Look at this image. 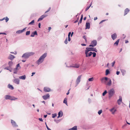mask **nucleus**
<instances>
[{
    "label": "nucleus",
    "mask_w": 130,
    "mask_h": 130,
    "mask_svg": "<svg viewBox=\"0 0 130 130\" xmlns=\"http://www.w3.org/2000/svg\"><path fill=\"white\" fill-rule=\"evenodd\" d=\"M101 80L102 83L106 85L110 86L111 85L112 82L111 79L107 77L102 78Z\"/></svg>",
    "instance_id": "f257e3e1"
},
{
    "label": "nucleus",
    "mask_w": 130,
    "mask_h": 130,
    "mask_svg": "<svg viewBox=\"0 0 130 130\" xmlns=\"http://www.w3.org/2000/svg\"><path fill=\"white\" fill-rule=\"evenodd\" d=\"M34 52H28L24 53L22 56V57L25 59L28 58L30 56L33 55L35 54Z\"/></svg>",
    "instance_id": "f03ea898"
},
{
    "label": "nucleus",
    "mask_w": 130,
    "mask_h": 130,
    "mask_svg": "<svg viewBox=\"0 0 130 130\" xmlns=\"http://www.w3.org/2000/svg\"><path fill=\"white\" fill-rule=\"evenodd\" d=\"M47 53H45L43 54L39 58L37 61V63L39 65L42 63L43 61L44 58L46 56Z\"/></svg>",
    "instance_id": "7ed1b4c3"
},
{
    "label": "nucleus",
    "mask_w": 130,
    "mask_h": 130,
    "mask_svg": "<svg viewBox=\"0 0 130 130\" xmlns=\"http://www.w3.org/2000/svg\"><path fill=\"white\" fill-rule=\"evenodd\" d=\"M108 97L109 99L110 98L113 96L115 93V91L113 88L110 89L108 91Z\"/></svg>",
    "instance_id": "20e7f679"
},
{
    "label": "nucleus",
    "mask_w": 130,
    "mask_h": 130,
    "mask_svg": "<svg viewBox=\"0 0 130 130\" xmlns=\"http://www.w3.org/2000/svg\"><path fill=\"white\" fill-rule=\"evenodd\" d=\"M86 50H87L86 52H88L89 51H95V52H97V50L94 47H87L86 48Z\"/></svg>",
    "instance_id": "39448f33"
},
{
    "label": "nucleus",
    "mask_w": 130,
    "mask_h": 130,
    "mask_svg": "<svg viewBox=\"0 0 130 130\" xmlns=\"http://www.w3.org/2000/svg\"><path fill=\"white\" fill-rule=\"evenodd\" d=\"M97 42L96 40H93L91 41V44L89 46L90 47H93L97 45Z\"/></svg>",
    "instance_id": "423d86ee"
},
{
    "label": "nucleus",
    "mask_w": 130,
    "mask_h": 130,
    "mask_svg": "<svg viewBox=\"0 0 130 130\" xmlns=\"http://www.w3.org/2000/svg\"><path fill=\"white\" fill-rule=\"evenodd\" d=\"M11 123L12 126L13 127H18V125L17 124L16 122L12 120H11Z\"/></svg>",
    "instance_id": "0eeeda50"
},
{
    "label": "nucleus",
    "mask_w": 130,
    "mask_h": 130,
    "mask_svg": "<svg viewBox=\"0 0 130 130\" xmlns=\"http://www.w3.org/2000/svg\"><path fill=\"white\" fill-rule=\"evenodd\" d=\"M44 100H46L47 99H49L50 98V95L48 94L44 95L42 96Z\"/></svg>",
    "instance_id": "6e6552de"
},
{
    "label": "nucleus",
    "mask_w": 130,
    "mask_h": 130,
    "mask_svg": "<svg viewBox=\"0 0 130 130\" xmlns=\"http://www.w3.org/2000/svg\"><path fill=\"white\" fill-rule=\"evenodd\" d=\"M13 82L17 84H19L20 83V80L19 78H15L13 79Z\"/></svg>",
    "instance_id": "1a4fd4ad"
},
{
    "label": "nucleus",
    "mask_w": 130,
    "mask_h": 130,
    "mask_svg": "<svg viewBox=\"0 0 130 130\" xmlns=\"http://www.w3.org/2000/svg\"><path fill=\"white\" fill-rule=\"evenodd\" d=\"M87 51L86 50H85V54L86 55V57H88L92 55V52H90L89 53L88 55V52H86Z\"/></svg>",
    "instance_id": "9d476101"
},
{
    "label": "nucleus",
    "mask_w": 130,
    "mask_h": 130,
    "mask_svg": "<svg viewBox=\"0 0 130 130\" xmlns=\"http://www.w3.org/2000/svg\"><path fill=\"white\" fill-rule=\"evenodd\" d=\"M66 67L68 68L69 67H73L75 68H78L79 67V64H75L74 66L70 65V66H68L67 65H66Z\"/></svg>",
    "instance_id": "9b49d317"
},
{
    "label": "nucleus",
    "mask_w": 130,
    "mask_h": 130,
    "mask_svg": "<svg viewBox=\"0 0 130 130\" xmlns=\"http://www.w3.org/2000/svg\"><path fill=\"white\" fill-rule=\"evenodd\" d=\"M81 75L79 76L77 78L76 80V83H77V84H79L80 81V79L81 77Z\"/></svg>",
    "instance_id": "f8f14e48"
},
{
    "label": "nucleus",
    "mask_w": 130,
    "mask_h": 130,
    "mask_svg": "<svg viewBox=\"0 0 130 130\" xmlns=\"http://www.w3.org/2000/svg\"><path fill=\"white\" fill-rule=\"evenodd\" d=\"M47 15L45 14H43L41 15L40 17L38 19V21H39L43 20V19L45 17H46Z\"/></svg>",
    "instance_id": "ddd939ff"
},
{
    "label": "nucleus",
    "mask_w": 130,
    "mask_h": 130,
    "mask_svg": "<svg viewBox=\"0 0 130 130\" xmlns=\"http://www.w3.org/2000/svg\"><path fill=\"white\" fill-rule=\"evenodd\" d=\"M26 28L25 27V28H24L22 30H18L17 31H16V33L18 34H20L23 31H24L25 30Z\"/></svg>",
    "instance_id": "4468645a"
},
{
    "label": "nucleus",
    "mask_w": 130,
    "mask_h": 130,
    "mask_svg": "<svg viewBox=\"0 0 130 130\" xmlns=\"http://www.w3.org/2000/svg\"><path fill=\"white\" fill-rule=\"evenodd\" d=\"M44 90L45 92H48L50 91L51 89L49 88L45 87L44 88Z\"/></svg>",
    "instance_id": "2eb2a0df"
},
{
    "label": "nucleus",
    "mask_w": 130,
    "mask_h": 130,
    "mask_svg": "<svg viewBox=\"0 0 130 130\" xmlns=\"http://www.w3.org/2000/svg\"><path fill=\"white\" fill-rule=\"evenodd\" d=\"M15 58V57L14 56L11 54H10L8 57V59L12 61Z\"/></svg>",
    "instance_id": "dca6fc26"
},
{
    "label": "nucleus",
    "mask_w": 130,
    "mask_h": 130,
    "mask_svg": "<svg viewBox=\"0 0 130 130\" xmlns=\"http://www.w3.org/2000/svg\"><path fill=\"white\" fill-rule=\"evenodd\" d=\"M86 28L85 29H89L90 28V24L89 22H86Z\"/></svg>",
    "instance_id": "f3484780"
},
{
    "label": "nucleus",
    "mask_w": 130,
    "mask_h": 130,
    "mask_svg": "<svg viewBox=\"0 0 130 130\" xmlns=\"http://www.w3.org/2000/svg\"><path fill=\"white\" fill-rule=\"evenodd\" d=\"M111 38L113 40H114L117 37V35L115 33L111 35Z\"/></svg>",
    "instance_id": "a211bd4d"
},
{
    "label": "nucleus",
    "mask_w": 130,
    "mask_h": 130,
    "mask_svg": "<svg viewBox=\"0 0 130 130\" xmlns=\"http://www.w3.org/2000/svg\"><path fill=\"white\" fill-rule=\"evenodd\" d=\"M35 35H38L37 32L36 31L33 32L31 34L30 36L31 37H34Z\"/></svg>",
    "instance_id": "6ab92c4d"
},
{
    "label": "nucleus",
    "mask_w": 130,
    "mask_h": 130,
    "mask_svg": "<svg viewBox=\"0 0 130 130\" xmlns=\"http://www.w3.org/2000/svg\"><path fill=\"white\" fill-rule=\"evenodd\" d=\"M110 111L112 112V114H114L115 112L116 111V110L114 108H113L110 109Z\"/></svg>",
    "instance_id": "aec40b11"
},
{
    "label": "nucleus",
    "mask_w": 130,
    "mask_h": 130,
    "mask_svg": "<svg viewBox=\"0 0 130 130\" xmlns=\"http://www.w3.org/2000/svg\"><path fill=\"white\" fill-rule=\"evenodd\" d=\"M120 98L117 101V102L118 104L120 105L121 104V102H122V97L121 96H119Z\"/></svg>",
    "instance_id": "412c9836"
},
{
    "label": "nucleus",
    "mask_w": 130,
    "mask_h": 130,
    "mask_svg": "<svg viewBox=\"0 0 130 130\" xmlns=\"http://www.w3.org/2000/svg\"><path fill=\"white\" fill-rule=\"evenodd\" d=\"M26 76L25 75H24L21 76H19V78L20 79L25 80V79Z\"/></svg>",
    "instance_id": "4be33fe9"
},
{
    "label": "nucleus",
    "mask_w": 130,
    "mask_h": 130,
    "mask_svg": "<svg viewBox=\"0 0 130 130\" xmlns=\"http://www.w3.org/2000/svg\"><path fill=\"white\" fill-rule=\"evenodd\" d=\"M129 10L127 8H126L124 10V15H125L126 14L129 12Z\"/></svg>",
    "instance_id": "5701e85b"
},
{
    "label": "nucleus",
    "mask_w": 130,
    "mask_h": 130,
    "mask_svg": "<svg viewBox=\"0 0 130 130\" xmlns=\"http://www.w3.org/2000/svg\"><path fill=\"white\" fill-rule=\"evenodd\" d=\"M8 87L12 90H13L14 89L13 86L10 84H9L8 85Z\"/></svg>",
    "instance_id": "b1692460"
},
{
    "label": "nucleus",
    "mask_w": 130,
    "mask_h": 130,
    "mask_svg": "<svg viewBox=\"0 0 130 130\" xmlns=\"http://www.w3.org/2000/svg\"><path fill=\"white\" fill-rule=\"evenodd\" d=\"M17 98H15L13 96H10V98L9 100L12 101V100H17Z\"/></svg>",
    "instance_id": "393cba45"
},
{
    "label": "nucleus",
    "mask_w": 130,
    "mask_h": 130,
    "mask_svg": "<svg viewBox=\"0 0 130 130\" xmlns=\"http://www.w3.org/2000/svg\"><path fill=\"white\" fill-rule=\"evenodd\" d=\"M10 96L9 95H6L5 96V98L6 100H9Z\"/></svg>",
    "instance_id": "a878e982"
},
{
    "label": "nucleus",
    "mask_w": 130,
    "mask_h": 130,
    "mask_svg": "<svg viewBox=\"0 0 130 130\" xmlns=\"http://www.w3.org/2000/svg\"><path fill=\"white\" fill-rule=\"evenodd\" d=\"M13 63L12 61H10L8 63V64L9 66L11 67L13 66Z\"/></svg>",
    "instance_id": "bb28decb"
},
{
    "label": "nucleus",
    "mask_w": 130,
    "mask_h": 130,
    "mask_svg": "<svg viewBox=\"0 0 130 130\" xmlns=\"http://www.w3.org/2000/svg\"><path fill=\"white\" fill-rule=\"evenodd\" d=\"M77 126H74L72 128L69 129V130H77Z\"/></svg>",
    "instance_id": "cd10ccee"
},
{
    "label": "nucleus",
    "mask_w": 130,
    "mask_h": 130,
    "mask_svg": "<svg viewBox=\"0 0 130 130\" xmlns=\"http://www.w3.org/2000/svg\"><path fill=\"white\" fill-rule=\"evenodd\" d=\"M119 40H120L119 39H118L114 43V45H116V46H117L118 45V43L119 42Z\"/></svg>",
    "instance_id": "c85d7f7f"
},
{
    "label": "nucleus",
    "mask_w": 130,
    "mask_h": 130,
    "mask_svg": "<svg viewBox=\"0 0 130 130\" xmlns=\"http://www.w3.org/2000/svg\"><path fill=\"white\" fill-rule=\"evenodd\" d=\"M19 69H17L16 68H15L13 69V73L14 74H17L18 72V70Z\"/></svg>",
    "instance_id": "c756f323"
},
{
    "label": "nucleus",
    "mask_w": 130,
    "mask_h": 130,
    "mask_svg": "<svg viewBox=\"0 0 130 130\" xmlns=\"http://www.w3.org/2000/svg\"><path fill=\"white\" fill-rule=\"evenodd\" d=\"M34 22H35V21L34 20H33L31 22H30L28 24V25H34Z\"/></svg>",
    "instance_id": "7c9ffc66"
},
{
    "label": "nucleus",
    "mask_w": 130,
    "mask_h": 130,
    "mask_svg": "<svg viewBox=\"0 0 130 130\" xmlns=\"http://www.w3.org/2000/svg\"><path fill=\"white\" fill-rule=\"evenodd\" d=\"M67 100V99L66 98H64L63 100V103L67 105H68Z\"/></svg>",
    "instance_id": "2f4dec72"
},
{
    "label": "nucleus",
    "mask_w": 130,
    "mask_h": 130,
    "mask_svg": "<svg viewBox=\"0 0 130 130\" xmlns=\"http://www.w3.org/2000/svg\"><path fill=\"white\" fill-rule=\"evenodd\" d=\"M110 73V72L108 69H107L106 71V75H107Z\"/></svg>",
    "instance_id": "473e14b6"
},
{
    "label": "nucleus",
    "mask_w": 130,
    "mask_h": 130,
    "mask_svg": "<svg viewBox=\"0 0 130 130\" xmlns=\"http://www.w3.org/2000/svg\"><path fill=\"white\" fill-rule=\"evenodd\" d=\"M73 34V32H72L71 34V32H69V33L68 35V37H70V35L71 34V37H72Z\"/></svg>",
    "instance_id": "72a5a7b5"
},
{
    "label": "nucleus",
    "mask_w": 130,
    "mask_h": 130,
    "mask_svg": "<svg viewBox=\"0 0 130 130\" xmlns=\"http://www.w3.org/2000/svg\"><path fill=\"white\" fill-rule=\"evenodd\" d=\"M91 5H92V3H91L90 5L89 6H88L86 7V9H85L86 11H87L89 9V8H90V7L91 6Z\"/></svg>",
    "instance_id": "f704fd0d"
},
{
    "label": "nucleus",
    "mask_w": 130,
    "mask_h": 130,
    "mask_svg": "<svg viewBox=\"0 0 130 130\" xmlns=\"http://www.w3.org/2000/svg\"><path fill=\"white\" fill-rule=\"evenodd\" d=\"M21 68V67L20 66L19 63H18V64H17V65L15 68L18 69V68H19V69H20Z\"/></svg>",
    "instance_id": "c9c22d12"
},
{
    "label": "nucleus",
    "mask_w": 130,
    "mask_h": 130,
    "mask_svg": "<svg viewBox=\"0 0 130 130\" xmlns=\"http://www.w3.org/2000/svg\"><path fill=\"white\" fill-rule=\"evenodd\" d=\"M107 92L106 90H105L102 93L103 96H104L107 93Z\"/></svg>",
    "instance_id": "e433bc0d"
},
{
    "label": "nucleus",
    "mask_w": 130,
    "mask_h": 130,
    "mask_svg": "<svg viewBox=\"0 0 130 130\" xmlns=\"http://www.w3.org/2000/svg\"><path fill=\"white\" fill-rule=\"evenodd\" d=\"M121 72L122 73V75H124L125 73V71L124 70H121Z\"/></svg>",
    "instance_id": "4c0bfd02"
},
{
    "label": "nucleus",
    "mask_w": 130,
    "mask_h": 130,
    "mask_svg": "<svg viewBox=\"0 0 130 130\" xmlns=\"http://www.w3.org/2000/svg\"><path fill=\"white\" fill-rule=\"evenodd\" d=\"M10 68H11V67H10L9 66L8 67H5L4 68V69H5V70H9V69Z\"/></svg>",
    "instance_id": "58836bf2"
},
{
    "label": "nucleus",
    "mask_w": 130,
    "mask_h": 130,
    "mask_svg": "<svg viewBox=\"0 0 130 130\" xmlns=\"http://www.w3.org/2000/svg\"><path fill=\"white\" fill-rule=\"evenodd\" d=\"M52 117L53 118H55L57 116V114L56 113H54L52 114Z\"/></svg>",
    "instance_id": "ea45409f"
},
{
    "label": "nucleus",
    "mask_w": 130,
    "mask_h": 130,
    "mask_svg": "<svg viewBox=\"0 0 130 130\" xmlns=\"http://www.w3.org/2000/svg\"><path fill=\"white\" fill-rule=\"evenodd\" d=\"M102 110L101 109L100 110H99L98 111V113L99 115H100L102 113Z\"/></svg>",
    "instance_id": "a19ab883"
},
{
    "label": "nucleus",
    "mask_w": 130,
    "mask_h": 130,
    "mask_svg": "<svg viewBox=\"0 0 130 130\" xmlns=\"http://www.w3.org/2000/svg\"><path fill=\"white\" fill-rule=\"evenodd\" d=\"M30 34V31H27L26 32V36H28Z\"/></svg>",
    "instance_id": "79ce46f5"
},
{
    "label": "nucleus",
    "mask_w": 130,
    "mask_h": 130,
    "mask_svg": "<svg viewBox=\"0 0 130 130\" xmlns=\"http://www.w3.org/2000/svg\"><path fill=\"white\" fill-rule=\"evenodd\" d=\"M93 80V77H92L90 78H89L88 79V81L89 82L92 81Z\"/></svg>",
    "instance_id": "37998d69"
},
{
    "label": "nucleus",
    "mask_w": 130,
    "mask_h": 130,
    "mask_svg": "<svg viewBox=\"0 0 130 130\" xmlns=\"http://www.w3.org/2000/svg\"><path fill=\"white\" fill-rule=\"evenodd\" d=\"M92 54H93V57H95L96 56V53L95 52H92Z\"/></svg>",
    "instance_id": "c03bdc74"
},
{
    "label": "nucleus",
    "mask_w": 130,
    "mask_h": 130,
    "mask_svg": "<svg viewBox=\"0 0 130 130\" xmlns=\"http://www.w3.org/2000/svg\"><path fill=\"white\" fill-rule=\"evenodd\" d=\"M63 113L61 111H60L58 113V116H61V114Z\"/></svg>",
    "instance_id": "a18cd8bd"
},
{
    "label": "nucleus",
    "mask_w": 130,
    "mask_h": 130,
    "mask_svg": "<svg viewBox=\"0 0 130 130\" xmlns=\"http://www.w3.org/2000/svg\"><path fill=\"white\" fill-rule=\"evenodd\" d=\"M102 37L101 36H99V37L97 38V40L98 41H99L102 38Z\"/></svg>",
    "instance_id": "49530a36"
},
{
    "label": "nucleus",
    "mask_w": 130,
    "mask_h": 130,
    "mask_svg": "<svg viewBox=\"0 0 130 130\" xmlns=\"http://www.w3.org/2000/svg\"><path fill=\"white\" fill-rule=\"evenodd\" d=\"M83 38L85 40V41H86V42H87V39H86V37L85 36H84L83 37Z\"/></svg>",
    "instance_id": "de8ad7c7"
},
{
    "label": "nucleus",
    "mask_w": 130,
    "mask_h": 130,
    "mask_svg": "<svg viewBox=\"0 0 130 130\" xmlns=\"http://www.w3.org/2000/svg\"><path fill=\"white\" fill-rule=\"evenodd\" d=\"M64 43L66 44H67L68 43V41H67V38L64 41Z\"/></svg>",
    "instance_id": "09e8293b"
},
{
    "label": "nucleus",
    "mask_w": 130,
    "mask_h": 130,
    "mask_svg": "<svg viewBox=\"0 0 130 130\" xmlns=\"http://www.w3.org/2000/svg\"><path fill=\"white\" fill-rule=\"evenodd\" d=\"M6 18L5 19L6 22H7L9 20V19L7 17H6Z\"/></svg>",
    "instance_id": "8fccbe9b"
},
{
    "label": "nucleus",
    "mask_w": 130,
    "mask_h": 130,
    "mask_svg": "<svg viewBox=\"0 0 130 130\" xmlns=\"http://www.w3.org/2000/svg\"><path fill=\"white\" fill-rule=\"evenodd\" d=\"M51 8L50 7H49L48 9L46 11H45V13H46L48 11H49L50 10H51Z\"/></svg>",
    "instance_id": "3c124183"
},
{
    "label": "nucleus",
    "mask_w": 130,
    "mask_h": 130,
    "mask_svg": "<svg viewBox=\"0 0 130 130\" xmlns=\"http://www.w3.org/2000/svg\"><path fill=\"white\" fill-rule=\"evenodd\" d=\"M106 20H102V21H101L100 22V23H99V24H101L103 22H104V21H106Z\"/></svg>",
    "instance_id": "603ef678"
},
{
    "label": "nucleus",
    "mask_w": 130,
    "mask_h": 130,
    "mask_svg": "<svg viewBox=\"0 0 130 130\" xmlns=\"http://www.w3.org/2000/svg\"><path fill=\"white\" fill-rule=\"evenodd\" d=\"M45 123V124H46V127H47V129L48 130H51V129H50V128H48V127L47 126V125L46 124V123Z\"/></svg>",
    "instance_id": "864d4df0"
},
{
    "label": "nucleus",
    "mask_w": 130,
    "mask_h": 130,
    "mask_svg": "<svg viewBox=\"0 0 130 130\" xmlns=\"http://www.w3.org/2000/svg\"><path fill=\"white\" fill-rule=\"evenodd\" d=\"M12 68L11 67V68L9 69V70H8L10 72H11L12 70Z\"/></svg>",
    "instance_id": "5fc2aeb1"
},
{
    "label": "nucleus",
    "mask_w": 130,
    "mask_h": 130,
    "mask_svg": "<svg viewBox=\"0 0 130 130\" xmlns=\"http://www.w3.org/2000/svg\"><path fill=\"white\" fill-rule=\"evenodd\" d=\"M88 102H89V103H90L91 102V99H90V98H89L88 99Z\"/></svg>",
    "instance_id": "6e6d98bb"
},
{
    "label": "nucleus",
    "mask_w": 130,
    "mask_h": 130,
    "mask_svg": "<svg viewBox=\"0 0 130 130\" xmlns=\"http://www.w3.org/2000/svg\"><path fill=\"white\" fill-rule=\"evenodd\" d=\"M115 61H114L112 63V67H113L114 66V64H115Z\"/></svg>",
    "instance_id": "4d7b16f0"
},
{
    "label": "nucleus",
    "mask_w": 130,
    "mask_h": 130,
    "mask_svg": "<svg viewBox=\"0 0 130 130\" xmlns=\"http://www.w3.org/2000/svg\"><path fill=\"white\" fill-rule=\"evenodd\" d=\"M63 115V113H61V116H58L57 117V118H59V117H61Z\"/></svg>",
    "instance_id": "13d9d810"
},
{
    "label": "nucleus",
    "mask_w": 130,
    "mask_h": 130,
    "mask_svg": "<svg viewBox=\"0 0 130 130\" xmlns=\"http://www.w3.org/2000/svg\"><path fill=\"white\" fill-rule=\"evenodd\" d=\"M82 20H80L79 21V22L78 23V25H79V23H82Z\"/></svg>",
    "instance_id": "bf43d9fd"
},
{
    "label": "nucleus",
    "mask_w": 130,
    "mask_h": 130,
    "mask_svg": "<svg viewBox=\"0 0 130 130\" xmlns=\"http://www.w3.org/2000/svg\"><path fill=\"white\" fill-rule=\"evenodd\" d=\"M1 34H4V35H6L7 34L5 33L0 32V35H1Z\"/></svg>",
    "instance_id": "052dcab7"
},
{
    "label": "nucleus",
    "mask_w": 130,
    "mask_h": 130,
    "mask_svg": "<svg viewBox=\"0 0 130 130\" xmlns=\"http://www.w3.org/2000/svg\"><path fill=\"white\" fill-rule=\"evenodd\" d=\"M120 73V72L117 71L116 72V74L117 75H118Z\"/></svg>",
    "instance_id": "680f3d73"
},
{
    "label": "nucleus",
    "mask_w": 130,
    "mask_h": 130,
    "mask_svg": "<svg viewBox=\"0 0 130 130\" xmlns=\"http://www.w3.org/2000/svg\"><path fill=\"white\" fill-rule=\"evenodd\" d=\"M39 120L41 121H43V120L41 118H39Z\"/></svg>",
    "instance_id": "e2e57ef3"
},
{
    "label": "nucleus",
    "mask_w": 130,
    "mask_h": 130,
    "mask_svg": "<svg viewBox=\"0 0 130 130\" xmlns=\"http://www.w3.org/2000/svg\"><path fill=\"white\" fill-rule=\"evenodd\" d=\"M40 26H41V24L40 23H39L38 24V27H39L40 28Z\"/></svg>",
    "instance_id": "0e129e2a"
},
{
    "label": "nucleus",
    "mask_w": 130,
    "mask_h": 130,
    "mask_svg": "<svg viewBox=\"0 0 130 130\" xmlns=\"http://www.w3.org/2000/svg\"><path fill=\"white\" fill-rule=\"evenodd\" d=\"M127 125L126 124H125L124 125H123L122 126V128H123L124 127L126 126Z\"/></svg>",
    "instance_id": "69168bd1"
},
{
    "label": "nucleus",
    "mask_w": 130,
    "mask_h": 130,
    "mask_svg": "<svg viewBox=\"0 0 130 130\" xmlns=\"http://www.w3.org/2000/svg\"><path fill=\"white\" fill-rule=\"evenodd\" d=\"M71 40V39L70 38V37H68V41H70Z\"/></svg>",
    "instance_id": "338daca9"
},
{
    "label": "nucleus",
    "mask_w": 130,
    "mask_h": 130,
    "mask_svg": "<svg viewBox=\"0 0 130 130\" xmlns=\"http://www.w3.org/2000/svg\"><path fill=\"white\" fill-rule=\"evenodd\" d=\"M81 45L83 46H85L86 45V44H81Z\"/></svg>",
    "instance_id": "774afa93"
}]
</instances>
